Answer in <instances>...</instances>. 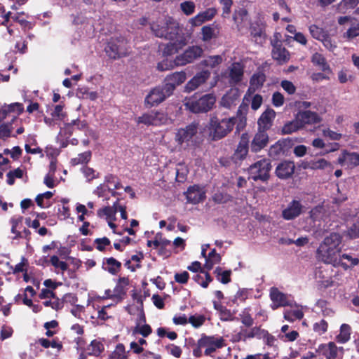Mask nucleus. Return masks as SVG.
I'll use <instances>...</instances> for the list:
<instances>
[{"mask_svg": "<svg viewBox=\"0 0 359 359\" xmlns=\"http://www.w3.org/2000/svg\"><path fill=\"white\" fill-rule=\"evenodd\" d=\"M151 29L156 36L170 41L162 49L164 55H172L187 44L178 23L171 17L165 16L152 23Z\"/></svg>", "mask_w": 359, "mask_h": 359, "instance_id": "obj_1", "label": "nucleus"}, {"mask_svg": "<svg viewBox=\"0 0 359 359\" xmlns=\"http://www.w3.org/2000/svg\"><path fill=\"white\" fill-rule=\"evenodd\" d=\"M341 236L337 233H331L320 243L316 250L317 259L334 267L346 266L347 264L341 262Z\"/></svg>", "mask_w": 359, "mask_h": 359, "instance_id": "obj_2", "label": "nucleus"}, {"mask_svg": "<svg viewBox=\"0 0 359 359\" xmlns=\"http://www.w3.org/2000/svg\"><path fill=\"white\" fill-rule=\"evenodd\" d=\"M203 50L198 46H193L187 49L182 54L177 55L173 62H169L167 59L158 64V69L161 71H165L172 69L175 66H184L194 62L201 57Z\"/></svg>", "mask_w": 359, "mask_h": 359, "instance_id": "obj_3", "label": "nucleus"}, {"mask_svg": "<svg viewBox=\"0 0 359 359\" xmlns=\"http://www.w3.org/2000/svg\"><path fill=\"white\" fill-rule=\"evenodd\" d=\"M235 125V118H225L219 119L212 116L209 122V135L212 140H217L225 137L231 132Z\"/></svg>", "mask_w": 359, "mask_h": 359, "instance_id": "obj_4", "label": "nucleus"}, {"mask_svg": "<svg viewBox=\"0 0 359 359\" xmlns=\"http://www.w3.org/2000/svg\"><path fill=\"white\" fill-rule=\"evenodd\" d=\"M197 346L205 348L204 353L205 355H211L217 349L225 346V343L222 337L203 334L198 340Z\"/></svg>", "mask_w": 359, "mask_h": 359, "instance_id": "obj_5", "label": "nucleus"}, {"mask_svg": "<svg viewBox=\"0 0 359 359\" xmlns=\"http://www.w3.org/2000/svg\"><path fill=\"white\" fill-rule=\"evenodd\" d=\"M216 98L212 94H207L198 100H190L186 106L194 113L206 112L210 110L215 104Z\"/></svg>", "mask_w": 359, "mask_h": 359, "instance_id": "obj_6", "label": "nucleus"}, {"mask_svg": "<svg viewBox=\"0 0 359 359\" xmlns=\"http://www.w3.org/2000/svg\"><path fill=\"white\" fill-rule=\"evenodd\" d=\"M271 170V164L266 158L261 159L249 168L250 178L254 181H266L269 178V172Z\"/></svg>", "mask_w": 359, "mask_h": 359, "instance_id": "obj_7", "label": "nucleus"}, {"mask_svg": "<svg viewBox=\"0 0 359 359\" xmlns=\"http://www.w3.org/2000/svg\"><path fill=\"white\" fill-rule=\"evenodd\" d=\"M168 116L159 111H151L143 114L142 116L136 118V122L143 123L146 126H159L166 124L168 122Z\"/></svg>", "mask_w": 359, "mask_h": 359, "instance_id": "obj_8", "label": "nucleus"}, {"mask_svg": "<svg viewBox=\"0 0 359 359\" xmlns=\"http://www.w3.org/2000/svg\"><path fill=\"white\" fill-rule=\"evenodd\" d=\"M198 132V124L195 122L187 126L185 128H180L175 137V141L182 147H188L192 143L193 137Z\"/></svg>", "mask_w": 359, "mask_h": 359, "instance_id": "obj_9", "label": "nucleus"}, {"mask_svg": "<svg viewBox=\"0 0 359 359\" xmlns=\"http://www.w3.org/2000/svg\"><path fill=\"white\" fill-rule=\"evenodd\" d=\"M107 55L112 59H117L128 53L126 41L123 39H111L105 48Z\"/></svg>", "mask_w": 359, "mask_h": 359, "instance_id": "obj_10", "label": "nucleus"}, {"mask_svg": "<svg viewBox=\"0 0 359 359\" xmlns=\"http://www.w3.org/2000/svg\"><path fill=\"white\" fill-rule=\"evenodd\" d=\"M170 95L172 93L167 91V88L164 85L163 86H158L152 89L147 95L145 103L149 107L158 105Z\"/></svg>", "mask_w": 359, "mask_h": 359, "instance_id": "obj_11", "label": "nucleus"}, {"mask_svg": "<svg viewBox=\"0 0 359 359\" xmlns=\"http://www.w3.org/2000/svg\"><path fill=\"white\" fill-rule=\"evenodd\" d=\"M270 299L272 302L271 308L273 310H276L279 307L293 306V302L288 299V296L279 291L276 287L271 288Z\"/></svg>", "mask_w": 359, "mask_h": 359, "instance_id": "obj_12", "label": "nucleus"}, {"mask_svg": "<svg viewBox=\"0 0 359 359\" xmlns=\"http://www.w3.org/2000/svg\"><path fill=\"white\" fill-rule=\"evenodd\" d=\"M269 143V135L266 131L264 130H257L255 134L251 143L250 149L252 152L260 151L262 149L266 147Z\"/></svg>", "mask_w": 359, "mask_h": 359, "instance_id": "obj_13", "label": "nucleus"}, {"mask_svg": "<svg viewBox=\"0 0 359 359\" xmlns=\"http://www.w3.org/2000/svg\"><path fill=\"white\" fill-rule=\"evenodd\" d=\"M303 205L300 201H292L282 212V216L285 220H292L299 217L302 212Z\"/></svg>", "mask_w": 359, "mask_h": 359, "instance_id": "obj_14", "label": "nucleus"}, {"mask_svg": "<svg viewBox=\"0 0 359 359\" xmlns=\"http://www.w3.org/2000/svg\"><path fill=\"white\" fill-rule=\"evenodd\" d=\"M210 72L208 69L198 72L188 83L186 84L187 91H193L200 86L205 83L210 78Z\"/></svg>", "mask_w": 359, "mask_h": 359, "instance_id": "obj_15", "label": "nucleus"}, {"mask_svg": "<svg viewBox=\"0 0 359 359\" xmlns=\"http://www.w3.org/2000/svg\"><path fill=\"white\" fill-rule=\"evenodd\" d=\"M188 203L197 204L205 198V191L198 185L190 187L185 193Z\"/></svg>", "mask_w": 359, "mask_h": 359, "instance_id": "obj_16", "label": "nucleus"}, {"mask_svg": "<svg viewBox=\"0 0 359 359\" xmlns=\"http://www.w3.org/2000/svg\"><path fill=\"white\" fill-rule=\"evenodd\" d=\"M243 66L240 62H233L228 68L229 81L231 85H236L242 81L243 77Z\"/></svg>", "mask_w": 359, "mask_h": 359, "instance_id": "obj_17", "label": "nucleus"}, {"mask_svg": "<svg viewBox=\"0 0 359 359\" xmlns=\"http://www.w3.org/2000/svg\"><path fill=\"white\" fill-rule=\"evenodd\" d=\"M185 80L186 74L184 72H175L166 77L164 86L166 87L167 91L172 94L175 87L184 82Z\"/></svg>", "mask_w": 359, "mask_h": 359, "instance_id": "obj_18", "label": "nucleus"}, {"mask_svg": "<svg viewBox=\"0 0 359 359\" xmlns=\"http://www.w3.org/2000/svg\"><path fill=\"white\" fill-rule=\"evenodd\" d=\"M248 135L247 133L242 134L241 141L239 142L233 156V158L236 162H237L238 161H241L245 158L248 152Z\"/></svg>", "mask_w": 359, "mask_h": 359, "instance_id": "obj_19", "label": "nucleus"}, {"mask_svg": "<svg viewBox=\"0 0 359 359\" xmlns=\"http://www.w3.org/2000/svg\"><path fill=\"white\" fill-rule=\"evenodd\" d=\"M276 116V112L271 108L266 109L260 116L257 121L258 129L266 131L272 124Z\"/></svg>", "mask_w": 359, "mask_h": 359, "instance_id": "obj_20", "label": "nucleus"}, {"mask_svg": "<svg viewBox=\"0 0 359 359\" xmlns=\"http://www.w3.org/2000/svg\"><path fill=\"white\" fill-rule=\"evenodd\" d=\"M272 57L279 64H283L289 60L290 54L280 42L276 41L273 43Z\"/></svg>", "mask_w": 359, "mask_h": 359, "instance_id": "obj_21", "label": "nucleus"}, {"mask_svg": "<svg viewBox=\"0 0 359 359\" xmlns=\"http://www.w3.org/2000/svg\"><path fill=\"white\" fill-rule=\"evenodd\" d=\"M316 351L325 356L326 359H336L338 348L334 342H329L319 345Z\"/></svg>", "mask_w": 359, "mask_h": 359, "instance_id": "obj_22", "label": "nucleus"}, {"mask_svg": "<svg viewBox=\"0 0 359 359\" xmlns=\"http://www.w3.org/2000/svg\"><path fill=\"white\" fill-rule=\"evenodd\" d=\"M265 81V75L262 72L254 74L250 79V87L245 95L244 99L248 100V97L255 90L261 88Z\"/></svg>", "mask_w": 359, "mask_h": 359, "instance_id": "obj_23", "label": "nucleus"}, {"mask_svg": "<svg viewBox=\"0 0 359 359\" xmlns=\"http://www.w3.org/2000/svg\"><path fill=\"white\" fill-rule=\"evenodd\" d=\"M294 164L292 161H283L278 165L276 173L280 179H287L292 176L294 171Z\"/></svg>", "mask_w": 359, "mask_h": 359, "instance_id": "obj_24", "label": "nucleus"}, {"mask_svg": "<svg viewBox=\"0 0 359 359\" xmlns=\"http://www.w3.org/2000/svg\"><path fill=\"white\" fill-rule=\"evenodd\" d=\"M296 116L302 123V128L306 124L317 123L320 121L319 116L316 112L311 111H299Z\"/></svg>", "mask_w": 359, "mask_h": 359, "instance_id": "obj_25", "label": "nucleus"}, {"mask_svg": "<svg viewBox=\"0 0 359 359\" xmlns=\"http://www.w3.org/2000/svg\"><path fill=\"white\" fill-rule=\"evenodd\" d=\"M244 334L245 335L246 340L252 338H257L261 339L262 338H265L266 337L272 338V335H271L268 331L257 326L253 327L250 330L244 328Z\"/></svg>", "mask_w": 359, "mask_h": 359, "instance_id": "obj_26", "label": "nucleus"}, {"mask_svg": "<svg viewBox=\"0 0 359 359\" xmlns=\"http://www.w3.org/2000/svg\"><path fill=\"white\" fill-rule=\"evenodd\" d=\"M224 60L222 55H215L205 57L201 61L200 65L208 69H215L218 67Z\"/></svg>", "mask_w": 359, "mask_h": 359, "instance_id": "obj_27", "label": "nucleus"}, {"mask_svg": "<svg viewBox=\"0 0 359 359\" xmlns=\"http://www.w3.org/2000/svg\"><path fill=\"white\" fill-rule=\"evenodd\" d=\"M239 97L238 91L237 89H231L226 93L221 100V105L226 108H231L232 106L236 105V102Z\"/></svg>", "mask_w": 359, "mask_h": 359, "instance_id": "obj_28", "label": "nucleus"}, {"mask_svg": "<svg viewBox=\"0 0 359 359\" xmlns=\"http://www.w3.org/2000/svg\"><path fill=\"white\" fill-rule=\"evenodd\" d=\"M133 298L137 302L136 310H137V318L135 320V324H142L146 323L145 314L143 309V300L142 296L134 293Z\"/></svg>", "mask_w": 359, "mask_h": 359, "instance_id": "obj_29", "label": "nucleus"}, {"mask_svg": "<svg viewBox=\"0 0 359 359\" xmlns=\"http://www.w3.org/2000/svg\"><path fill=\"white\" fill-rule=\"evenodd\" d=\"M121 267V263L113 257L106 258L102 263V269L112 275L116 274Z\"/></svg>", "mask_w": 359, "mask_h": 359, "instance_id": "obj_30", "label": "nucleus"}, {"mask_svg": "<svg viewBox=\"0 0 359 359\" xmlns=\"http://www.w3.org/2000/svg\"><path fill=\"white\" fill-rule=\"evenodd\" d=\"M296 306L295 309H286L283 312V318L288 322L293 323L296 320H301L304 317V312L302 309L293 303Z\"/></svg>", "mask_w": 359, "mask_h": 359, "instance_id": "obj_31", "label": "nucleus"}, {"mask_svg": "<svg viewBox=\"0 0 359 359\" xmlns=\"http://www.w3.org/2000/svg\"><path fill=\"white\" fill-rule=\"evenodd\" d=\"M117 212V201L112 206H107L97 210L99 217L106 216L107 220H116V214Z\"/></svg>", "mask_w": 359, "mask_h": 359, "instance_id": "obj_32", "label": "nucleus"}, {"mask_svg": "<svg viewBox=\"0 0 359 359\" xmlns=\"http://www.w3.org/2000/svg\"><path fill=\"white\" fill-rule=\"evenodd\" d=\"M304 168L312 170H325L327 168H329L330 170L332 169L331 163L324 158H320L308 162Z\"/></svg>", "mask_w": 359, "mask_h": 359, "instance_id": "obj_33", "label": "nucleus"}, {"mask_svg": "<svg viewBox=\"0 0 359 359\" xmlns=\"http://www.w3.org/2000/svg\"><path fill=\"white\" fill-rule=\"evenodd\" d=\"M346 162L348 166H357L359 165V154L355 152H344L343 157L339 158V163L343 164Z\"/></svg>", "mask_w": 359, "mask_h": 359, "instance_id": "obj_34", "label": "nucleus"}, {"mask_svg": "<svg viewBox=\"0 0 359 359\" xmlns=\"http://www.w3.org/2000/svg\"><path fill=\"white\" fill-rule=\"evenodd\" d=\"M24 110L22 104L20 102H14L8 105H5L4 109L1 110V119L6 118L8 113L14 112L17 115H19Z\"/></svg>", "mask_w": 359, "mask_h": 359, "instance_id": "obj_35", "label": "nucleus"}, {"mask_svg": "<svg viewBox=\"0 0 359 359\" xmlns=\"http://www.w3.org/2000/svg\"><path fill=\"white\" fill-rule=\"evenodd\" d=\"M302 128V123L299 121L297 117L291 121L286 123L282 128L283 134H291Z\"/></svg>", "mask_w": 359, "mask_h": 359, "instance_id": "obj_36", "label": "nucleus"}, {"mask_svg": "<svg viewBox=\"0 0 359 359\" xmlns=\"http://www.w3.org/2000/svg\"><path fill=\"white\" fill-rule=\"evenodd\" d=\"M325 216V210L323 206H316L310 211V219L313 222V226H317L316 222H320Z\"/></svg>", "mask_w": 359, "mask_h": 359, "instance_id": "obj_37", "label": "nucleus"}, {"mask_svg": "<svg viewBox=\"0 0 359 359\" xmlns=\"http://www.w3.org/2000/svg\"><path fill=\"white\" fill-rule=\"evenodd\" d=\"M351 327L348 324H342L339 334L337 336V341L341 344L347 342L351 337Z\"/></svg>", "mask_w": 359, "mask_h": 359, "instance_id": "obj_38", "label": "nucleus"}, {"mask_svg": "<svg viewBox=\"0 0 359 359\" xmlns=\"http://www.w3.org/2000/svg\"><path fill=\"white\" fill-rule=\"evenodd\" d=\"M51 191H46L43 194L37 195L36 197V202L37 205L41 208H46L50 206L49 199L53 196Z\"/></svg>", "mask_w": 359, "mask_h": 359, "instance_id": "obj_39", "label": "nucleus"}, {"mask_svg": "<svg viewBox=\"0 0 359 359\" xmlns=\"http://www.w3.org/2000/svg\"><path fill=\"white\" fill-rule=\"evenodd\" d=\"M214 273L216 275L217 279L223 284H227L231 281V271L230 270L222 271V268L217 267Z\"/></svg>", "mask_w": 359, "mask_h": 359, "instance_id": "obj_40", "label": "nucleus"}, {"mask_svg": "<svg viewBox=\"0 0 359 359\" xmlns=\"http://www.w3.org/2000/svg\"><path fill=\"white\" fill-rule=\"evenodd\" d=\"M127 353L123 344L116 345L114 351L109 355V359H127Z\"/></svg>", "mask_w": 359, "mask_h": 359, "instance_id": "obj_41", "label": "nucleus"}, {"mask_svg": "<svg viewBox=\"0 0 359 359\" xmlns=\"http://www.w3.org/2000/svg\"><path fill=\"white\" fill-rule=\"evenodd\" d=\"M104 350V345L97 340H93L88 346L87 351L89 355H98Z\"/></svg>", "mask_w": 359, "mask_h": 359, "instance_id": "obj_42", "label": "nucleus"}, {"mask_svg": "<svg viewBox=\"0 0 359 359\" xmlns=\"http://www.w3.org/2000/svg\"><path fill=\"white\" fill-rule=\"evenodd\" d=\"M311 61L315 65L318 66L323 71L329 69V66L327 64L325 57L318 53H316L312 55Z\"/></svg>", "mask_w": 359, "mask_h": 359, "instance_id": "obj_43", "label": "nucleus"}, {"mask_svg": "<svg viewBox=\"0 0 359 359\" xmlns=\"http://www.w3.org/2000/svg\"><path fill=\"white\" fill-rule=\"evenodd\" d=\"M151 331L150 325L144 323L142 324L135 325L133 332V334H140L143 337H147L151 333Z\"/></svg>", "mask_w": 359, "mask_h": 359, "instance_id": "obj_44", "label": "nucleus"}, {"mask_svg": "<svg viewBox=\"0 0 359 359\" xmlns=\"http://www.w3.org/2000/svg\"><path fill=\"white\" fill-rule=\"evenodd\" d=\"M81 172L83 175L87 182H90L94 179L99 177V172L95 170L93 168L88 166H83L81 168Z\"/></svg>", "mask_w": 359, "mask_h": 359, "instance_id": "obj_45", "label": "nucleus"}, {"mask_svg": "<svg viewBox=\"0 0 359 359\" xmlns=\"http://www.w3.org/2000/svg\"><path fill=\"white\" fill-rule=\"evenodd\" d=\"M309 30L311 35L316 39L320 41L323 39L324 36L327 33L323 29L316 26V25H311L309 27Z\"/></svg>", "mask_w": 359, "mask_h": 359, "instance_id": "obj_46", "label": "nucleus"}, {"mask_svg": "<svg viewBox=\"0 0 359 359\" xmlns=\"http://www.w3.org/2000/svg\"><path fill=\"white\" fill-rule=\"evenodd\" d=\"M201 34L203 41H209L216 36L215 29L210 25L203 27Z\"/></svg>", "mask_w": 359, "mask_h": 359, "instance_id": "obj_47", "label": "nucleus"}, {"mask_svg": "<svg viewBox=\"0 0 359 359\" xmlns=\"http://www.w3.org/2000/svg\"><path fill=\"white\" fill-rule=\"evenodd\" d=\"M222 257L219 254L208 255L207 257L205 258V263L204 266L207 270L210 271L213 268V266L215 264L220 263Z\"/></svg>", "mask_w": 359, "mask_h": 359, "instance_id": "obj_48", "label": "nucleus"}, {"mask_svg": "<svg viewBox=\"0 0 359 359\" xmlns=\"http://www.w3.org/2000/svg\"><path fill=\"white\" fill-rule=\"evenodd\" d=\"M359 36V22L352 24L351 27L343 34V38L351 40Z\"/></svg>", "mask_w": 359, "mask_h": 359, "instance_id": "obj_49", "label": "nucleus"}, {"mask_svg": "<svg viewBox=\"0 0 359 359\" xmlns=\"http://www.w3.org/2000/svg\"><path fill=\"white\" fill-rule=\"evenodd\" d=\"M327 327H328V324L323 319L320 320L318 322H316L313 325V331L316 333H317L318 335H322L323 334L325 333L327 330Z\"/></svg>", "mask_w": 359, "mask_h": 359, "instance_id": "obj_50", "label": "nucleus"}, {"mask_svg": "<svg viewBox=\"0 0 359 359\" xmlns=\"http://www.w3.org/2000/svg\"><path fill=\"white\" fill-rule=\"evenodd\" d=\"M188 174L187 168L183 164H179L176 168V179L179 182H182L186 180Z\"/></svg>", "mask_w": 359, "mask_h": 359, "instance_id": "obj_51", "label": "nucleus"}, {"mask_svg": "<svg viewBox=\"0 0 359 359\" xmlns=\"http://www.w3.org/2000/svg\"><path fill=\"white\" fill-rule=\"evenodd\" d=\"M195 4L191 1H186L180 4V8L186 15H190L194 13Z\"/></svg>", "mask_w": 359, "mask_h": 359, "instance_id": "obj_52", "label": "nucleus"}, {"mask_svg": "<svg viewBox=\"0 0 359 359\" xmlns=\"http://www.w3.org/2000/svg\"><path fill=\"white\" fill-rule=\"evenodd\" d=\"M341 262H344L347 264L346 266H343L344 269H347L349 266H354L358 265L359 263V259L357 257H353L348 254H341Z\"/></svg>", "mask_w": 359, "mask_h": 359, "instance_id": "obj_53", "label": "nucleus"}, {"mask_svg": "<svg viewBox=\"0 0 359 359\" xmlns=\"http://www.w3.org/2000/svg\"><path fill=\"white\" fill-rule=\"evenodd\" d=\"M50 263L56 269H59L62 272H64L68 269V264L63 261H60L55 255L50 257Z\"/></svg>", "mask_w": 359, "mask_h": 359, "instance_id": "obj_54", "label": "nucleus"}, {"mask_svg": "<svg viewBox=\"0 0 359 359\" xmlns=\"http://www.w3.org/2000/svg\"><path fill=\"white\" fill-rule=\"evenodd\" d=\"M52 299H53L43 302V305L45 306H50L56 311L60 310L63 307V302L55 297Z\"/></svg>", "mask_w": 359, "mask_h": 359, "instance_id": "obj_55", "label": "nucleus"}, {"mask_svg": "<svg viewBox=\"0 0 359 359\" xmlns=\"http://www.w3.org/2000/svg\"><path fill=\"white\" fill-rule=\"evenodd\" d=\"M91 158V152L90 151H85L78 155L76 158H74L72 160V163L79 164V163H88Z\"/></svg>", "mask_w": 359, "mask_h": 359, "instance_id": "obj_56", "label": "nucleus"}, {"mask_svg": "<svg viewBox=\"0 0 359 359\" xmlns=\"http://www.w3.org/2000/svg\"><path fill=\"white\" fill-rule=\"evenodd\" d=\"M359 4V0H342L339 4V9L341 12L348 8H353Z\"/></svg>", "mask_w": 359, "mask_h": 359, "instance_id": "obj_57", "label": "nucleus"}, {"mask_svg": "<svg viewBox=\"0 0 359 359\" xmlns=\"http://www.w3.org/2000/svg\"><path fill=\"white\" fill-rule=\"evenodd\" d=\"M126 288L121 287V285H116L113 290L112 296L114 297V300H116V303L123 300L124 296L126 295Z\"/></svg>", "mask_w": 359, "mask_h": 359, "instance_id": "obj_58", "label": "nucleus"}, {"mask_svg": "<svg viewBox=\"0 0 359 359\" xmlns=\"http://www.w3.org/2000/svg\"><path fill=\"white\" fill-rule=\"evenodd\" d=\"M241 323L246 327H251L254 323V320L247 311H243L240 315Z\"/></svg>", "mask_w": 359, "mask_h": 359, "instance_id": "obj_59", "label": "nucleus"}, {"mask_svg": "<svg viewBox=\"0 0 359 359\" xmlns=\"http://www.w3.org/2000/svg\"><path fill=\"white\" fill-rule=\"evenodd\" d=\"M165 349L169 354L177 358H180L182 353V348L175 344H169L166 346Z\"/></svg>", "mask_w": 359, "mask_h": 359, "instance_id": "obj_60", "label": "nucleus"}, {"mask_svg": "<svg viewBox=\"0 0 359 359\" xmlns=\"http://www.w3.org/2000/svg\"><path fill=\"white\" fill-rule=\"evenodd\" d=\"M219 3L222 6V16L224 18L229 17L233 4L232 0H219Z\"/></svg>", "mask_w": 359, "mask_h": 359, "instance_id": "obj_61", "label": "nucleus"}, {"mask_svg": "<svg viewBox=\"0 0 359 359\" xmlns=\"http://www.w3.org/2000/svg\"><path fill=\"white\" fill-rule=\"evenodd\" d=\"M320 41L323 43V46L330 50H334L337 47L335 41L331 39L327 33Z\"/></svg>", "mask_w": 359, "mask_h": 359, "instance_id": "obj_62", "label": "nucleus"}, {"mask_svg": "<svg viewBox=\"0 0 359 359\" xmlns=\"http://www.w3.org/2000/svg\"><path fill=\"white\" fill-rule=\"evenodd\" d=\"M188 322L191 323L193 327L197 328L204 323L205 318L203 316H191L189 317Z\"/></svg>", "mask_w": 359, "mask_h": 359, "instance_id": "obj_63", "label": "nucleus"}, {"mask_svg": "<svg viewBox=\"0 0 359 359\" xmlns=\"http://www.w3.org/2000/svg\"><path fill=\"white\" fill-rule=\"evenodd\" d=\"M217 13L215 8H209L205 11L199 13L200 15L204 20V22L212 20Z\"/></svg>", "mask_w": 359, "mask_h": 359, "instance_id": "obj_64", "label": "nucleus"}]
</instances>
